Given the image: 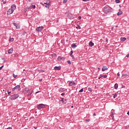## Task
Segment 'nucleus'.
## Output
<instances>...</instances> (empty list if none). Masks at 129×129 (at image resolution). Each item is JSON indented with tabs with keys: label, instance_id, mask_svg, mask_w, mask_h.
<instances>
[{
	"label": "nucleus",
	"instance_id": "1",
	"mask_svg": "<svg viewBox=\"0 0 129 129\" xmlns=\"http://www.w3.org/2000/svg\"><path fill=\"white\" fill-rule=\"evenodd\" d=\"M103 12L105 14H109V13L113 12V9L109 7V6H105L103 8Z\"/></svg>",
	"mask_w": 129,
	"mask_h": 129
},
{
	"label": "nucleus",
	"instance_id": "2",
	"mask_svg": "<svg viewBox=\"0 0 129 129\" xmlns=\"http://www.w3.org/2000/svg\"><path fill=\"white\" fill-rule=\"evenodd\" d=\"M20 95L19 94H14L12 95L9 97L10 99H11V100H15V99H17Z\"/></svg>",
	"mask_w": 129,
	"mask_h": 129
},
{
	"label": "nucleus",
	"instance_id": "3",
	"mask_svg": "<svg viewBox=\"0 0 129 129\" xmlns=\"http://www.w3.org/2000/svg\"><path fill=\"white\" fill-rule=\"evenodd\" d=\"M15 90H18V91H21V86L20 85H18L12 89V91H15Z\"/></svg>",
	"mask_w": 129,
	"mask_h": 129
},
{
	"label": "nucleus",
	"instance_id": "4",
	"mask_svg": "<svg viewBox=\"0 0 129 129\" xmlns=\"http://www.w3.org/2000/svg\"><path fill=\"white\" fill-rule=\"evenodd\" d=\"M45 104H40L37 106V109H42V108H45Z\"/></svg>",
	"mask_w": 129,
	"mask_h": 129
},
{
	"label": "nucleus",
	"instance_id": "5",
	"mask_svg": "<svg viewBox=\"0 0 129 129\" xmlns=\"http://www.w3.org/2000/svg\"><path fill=\"white\" fill-rule=\"evenodd\" d=\"M14 13V10L10 9L7 11V15H12Z\"/></svg>",
	"mask_w": 129,
	"mask_h": 129
},
{
	"label": "nucleus",
	"instance_id": "6",
	"mask_svg": "<svg viewBox=\"0 0 129 129\" xmlns=\"http://www.w3.org/2000/svg\"><path fill=\"white\" fill-rule=\"evenodd\" d=\"M51 2V1H50V0H47L46 1V3H44V4L43 3H41V5H42V6H44V5H51V4H50V3Z\"/></svg>",
	"mask_w": 129,
	"mask_h": 129
},
{
	"label": "nucleus",
	"instance_id": "7",
	"mask_svg": "<svg viewBox=\"0 0 129 129\" xmlns=\"http://www.w3.org/2000/svg\"><path fill=\"white\" fill-rule=\"evenodd\" d=\"M43 29H44V27L43 26H40V27L37 28L36 29V30L38 32H41L42 31V30H43Z\"/></svg>",
	"mask_w": 129,
	"mask_h": 129
},
{
	"label": "nucleus",
	"instance_id": "8",
	"mask_svg": "<svg viewBox=\"0 0 129 129\" xmlns=\"http://www.w3.org/2000/svg\"><path fill=\"white\" fill-rule=\"evenodd\" d=\"M13 25L15 26V27H16V29H20V28H21V26H20L19 24H17L16 23H13Z\"/></svg>",
	"mask_w": 129,
	"mask_h": 129
},
{
	"label": "nucleus",
	"instance_id": "9",
	"mask_svg": "<svg viewBox=\"0 0 129 129\" xmlns=\"http://www.w3.org/2000/svg\"><path fill=\"white\" fill-rule=\"evenodd\" d=\"M70 56L73 58V60H75V58H74V55H73V50L71 51L70 53Z\"/></svg>",
	"mask_w": 129,
	"mask_h": 129
},
{
	"label": "nucleus",
	"instance_id": "10",
	"mask_svg": "<svg viewBox=\"0 0 129 129\" xmlns=\"http://www.w3.org/2000/svg\"><path fill=\"white\" fill-rule=\"evenodd\" d=\"M28 9L29 10H32V9H36V5H31Z\"/></svg>",
	"mask_w": 129,
	"mask_h": 129
},
{
	"label": "nucleus",
	"instance_id": "11",
	"mask_svg": "<svg viewBox=\"0 0 129 129\" xmlns=\"http://www.w3.org/2000/svg\"><path fill=\"white\" fill-rule=\"evenodd\" d=\"M33 90H31V91L28 92V94H27V96H31L32 94H33Z\"/></svg>",
	"mask_w": 129,
	"mask_h": 129
},
{
	"label": "nucleus",
	"instance_id": "12",
	"mask_svg": "<svg viewBox=\"0 0 129 129\" xmlns=\"http://www.w3.org/2000/svg\"><path fill=\"white\" fill-rule=\"evenodd\" d=\"M54 70H57L58 71L61 70V67H55L54 68Z\"/></svg>",
	"mask_w": 129,
	"mask_h": 129
},
{
	"label": "nucleus",
	"instance_id": "13",
	"mask_svg": "<svg viewBox=\"0 0 129 129\" xmlns=\"http://www.w3.org/2000/svg\"><path fill=\"white\" fill-rule=\"evenodd\" d=\"M14 52V49L13 48H10L8 50L9 54H12Z\"/></svg>",
	"mask_w": 129,
	"mask_h": 129
},
{
	"label": "nucleus",
	"instance_id": "14",
	"mask_svg": "<svg viewBox=\"0 0 129 129\" xmlns=\"http://www.w3.org/2000/svg\"><path fill=\"white\" fill-rule=\"evenodd\" d=\"M89 45L90 47H93V46H94V43L92 42V41H90L89 43Z\"/></svg>",
	"mask_w": 129,
	"mask_h": 129
},
{
	"label": "nucleus",
	"instance_id": "15",
	"mask_svg": "<svg viewBox=\"0 0 129 129\" xmlns=\"http://www.w3.org/2000/svg\"><path fill=\"white\" fill-rule=\"evenodd\" d=\"M31 90H30V89H29L28 88H24V90L27 92V93H28V92H30V91H31Z\"/></svg>",
	"mask_w": 129,
	"mask_h": 129
},
{
	"label": "nucleus",
	"instance_id": "16",
	"mask_svg": "<svg viewBox=\"0 0 129 129\" xmlns=\"http://www.w3.org/2000/svg\"><path fill=\"white\" fill-rule=\"evenodd\" d=\"M122 15V12L121 11V10L120 9L119 10V12H118L117 13V16H120Z\"/></svg>",
	"mask_w": 129,
	"mask_h": 129
},
{
	"label": "nucleus",
	"instance_id": "17",
	"mask_svg": "<svg viewBox=\"0 0 129 129\" xmlns=\"http://www.w3.org/2000/svg\"><path fill=\"white\" fill-rule=\"evenodd\" d=\"M107 67L106 66H104L102 69V71H105V70H107Z\"/></svg>",
	"mask_w": 129,
	"mask_h": 129
},
{
	"label": "nucleus",
	"instance_id": "18",
	"mask_svg": "<svg viewBox=\"0 0 129 129\" xmlns=\"http://www.w3.org/2000/svg\"><path fill=\"white\" fill-rule=\"evenodd\" d=\"M58 91H59V92H64L65 90H64V88H60L58 90Z\"/></svg>",
	"mask_w": 129,
	"mask_h": 129
},
{
	"label": "nucleus",
	"instance_id": "19",
	"mask_svg": "<svg viewBox=\"0 0 129 129\" xmlns=\"http://www.w3.org/2000/svg\"><path fill=\"white\" fill-rule=\"evenodd\" d=\"M16 7L15 5H12L11 6V9L13 10V11H14V10H16Z\"/></svg>",
	"mask_w": 129,
	"mask_h": 129
},
{
	"label": "nucleus",
	"instance_id": "20",
	"mask_svg": "<svg viewBox=\"0 0 129 129\" xmlns=\"http://www.w3.org/2000/svg\"><path fill=\"white\" fill-rule=\"evenodd\" d=\"M120 40L122 41V42H124L125 40H126V38L125 37H121Z\"/></svg>",
	"mask_w": 129,
	"mask_h": 129
},
{
	"label": "nucleus",
	"instance_id": "21",
	"mask_svg": "<svg viewBox=\"0 0 129 129\" xmlns=\"http://www.w3.org/2000/svg\"><path fill=\"white\" fill-rule=\"evenodd\" d=\"M114 88L115 89H117V88H118V84H117V83L115 84Z\"/></svg>",
	"mask_w": 129,
	"mask_h": 129
},
{
	"label": "nucleus",
	"instance_id": "22",
	"mask_svg": "<svg viewBox=\"0 0 129 129\" xmlns=\"http://www.w3.org/2000/svg\"><path fill=\"white\" fill-rule=\"evenodd\" d=\"M72 48H73L74 49V48H76V47H77V45L76 44H75V43H73L72 45Z\"/></svg>",
	"mask_w": 129,
	"mask_h": 129
},
{
	"label": "nucleus",
	"instance_id": "23",
	"mask_svg": "<svg viewBox=\"0 0 129 129\" xmlns=\"http://www.w3.org/2000/svg\"><path fill=\"white\" fill-rule=\"evenodd\" d=\"M69 84L70 86H73V85L75 84V83H74V82H70Z\"/></svg>",
	"mask_w": 129,
	"mask_h": 129
},
{
	"label": "nucleus",
	"instance_id": "24",
	"mask_svg": "<svg viewBox=\"0 0 129 129\" xmlns=\"http://www.w3.org/2000/svg\"><path fill=\"white\" fill-rule=\"evenodd\" d=\"M60 101H61L63 103V104H66V102H65V101H64V98H62Z\"/></svg>",
	"mask_w": 129,
	"mask_h": 129
},
{
	"label": "nucleus",
	"instance_id": "25",
	"mask_svg": "<svg viewBox=\"0 0 129 129\" xmlns=\"http://www.w3.org/2000/svg\"><path fill=\"white\" fill-rule=\"evenodd\" d=\"M38 72H39V73H43V72H45V71H43V70H38Z\"/></svg>",
	"mask_w": 129,
	"mask_h": 129
},
{
	"label": "nucleus",
	"instance_id": "26",
	"mask_svg": "<svg viewBox=\"0 0 129 129\" xmlns=\"http://www.w3.org/2000/svg\"><path fill=\"white\" fill-rule=\"evenodd\" d=\"M49 6L50 5H49V4H46V5H45V8H46V9H50Z\"/></svg>",
	"mask_w": 129,
	"mask_h": 129
},
{
	"label": "nucleus",
	"instance_id": "27",
	"mask_svg": "<svg viewBox=\"0 0 129 129\" xmlns=\"http://www.w3.org/2000/svg\"><path fill=\"white\" fill-rule=\"evenodd\" d=\"M9 41V42H14V38H10Z\"/></svg>",
	"mask_w": 129,
	"mask_h": 129
},
{
	"label": "nucleus",
	"instance_id": "28",
	"mask_svg": "<svg viewBox=\"0 0 129 129\" xmlns=\"http://www.w3.org/2000/svg\"><path fill=\"white\" fill-rule=\"evenodd\" d=\"M88 91H89L90 92H92V88H88Z\"/></svg>",
	"mask_w": 129,
	"mask_h": 129
},
{
	"label": "nucleus",
	"instance_id": "29",
	"mask_svg": "<svg viewBox=\"0 0 129 129\" xmlns=\"http://www.w3.org/2000/svg\"><path fill=\"white\" fill-rule=\"evenodd\" d=\"M116 96H117V94L116 93H115V94H113V98H115V97H116Z\"/></svg>",
	"mask_w": 129,
	"mask_h": 129
},
{
	"label": "nucleus",
	"instance_id": "30",
	"mask_svg": "<svg viewBox=\"0 0 129 129\" xmlns=\"http://www.w3.org/2000/svg\"><path fill=\"white\" fill-rule=\"evenodd\" d=\"M57 60L58 61H60V60H62V57H61V56H58L57 58Z\"/></svg>",
	"mask_w": 129,
	"mask_h": 129
},
{
	"label": "nucleus",
	"instance_id": "31",
	"mask_svg": "<svg viewBox=\"0 0 129 129\" xmlns=\"http://www.w3.org/2000/svg\"><path fill=\"white\" fill-rule=\"evenodd\" d=\"M115 3L116 4H119V3H120V1L119 0H115Z\"/></svg>",
	"mask_w": 129,
	"mask_h": 129
},
{
	"label": "nucleus",
	"instance_id": "32",
	"mask_svg": "<svg viewBox=\"0 0 129 129\" xmlns=\"http://www.w3.org/2000/svg\"><path fill=\"white\" fill-rule=\"evenodd\" d=\"M13 76L14 78H17V77H18V75H16L15 74H13Z\"/></svg>",
	"mask_w": 129,
	"mask_h": 129
},
{
	"label": "nucleus",
	"instance_id": "33",
	"mask_svg": "<svg viewBox=\"0 0 129 129\" xmlns=\"http://www.w3.org/2000/svg\"><path fill=\"white\" fill-rule=\"evenodd\" d=\"M113 115H114V114H113V112H111V117H114V116H113Z\"/></svg>",
	"mask_w": 129,
	"mask_h": 129
},
{
	"label": "nucleus",
	"instance_id": "34",
	"mask_svg": "<svg viewBox=\"0 0 129 129\" xmlns=\"http://www.w3.org/2000/svg\"><path fill=\"white\" fill-rule=\"evenodd\" d=\"M102 77H103L104 78H106V77H107V75H102Z\"/></svg>",
	"mask_w": 129,
	"mask_h": 129
},
{
	"label": "nucleus",
	"instance_id": "35",
	"mask_svg": "<svg viewBox=\"0 0 129 129\" xmlns=\"http://www.w3.org/2000/svg\"><path fill=\"white\" fill-rule=\"evenodd\" d=\"M23 93H24V94H27V92L24 90V91H23Z\"/></svg>",
	"mask_w": 129,
	"mask_h": 129
},
{
	"label": "nucleus",
	"instance_id": "36",
	"mask_svg": "<svg viewBox=\"0 0 129 129\" xmlns=\"http://www.w3.org/2000/svg\"><path fill=\"white\" fill-rule=\"evenodd\" d=\"M68 0H63V4H66V3H67V1H68Z\"/></svg>",
	"mask_w": 129,
	"mask_h": 129
},
{
	"label": "nucleus",
	"instance_id": "37",
	"mask_svg": "<svg viewBox=\"0 0 129 129\" xmlns=\"http://www.w3.org/2000/svg\"><path fill=\"white\" fill-rule=\"evenodd\" d=\"M102 75H100V77H98V79H100V78H102Z\"/></svg>",
	"mask_w": 129,
	"mask_h": 129
},
{
	"label": "nucleus",
	"instance_id": "38",
	"mask_svg": "<svg viewBox=\"0 0 129 129\" xmlns=\"http://www.w3.org/2000/svg\"><path fill=\"white\" fill-rule=\"evenodd\" d=\"M3 3H4V5L6 4H7V1H4V0H3Z\"/></svg>",
	"mask_w": 129,
	"mask_h": 129
},
{
	"label": "nucleus",
	"instance_id": "39",
	"mask_svg": "<svg viewBox=\"0 0 129 129\" xmlns=\"http://www.w3.org/2000/svg\"><path fill=\"white\" fill-rule=\"evenodd\" d=\"M79 92H83V88L81 89L80 91Z\"/></svg>",
	"mask_w": 129,
	"mask_h": 129
},
{
	"label": "nucleus",
	"instance_id": "40",
	"mask_svg": "<svg viewBox=\"0 0 129 129\" xmlns=\"http://www.w3.org/2000/svg\"><path fill=\"white\" fill-rule=\"evenodd\" d=\"M67 62L68 64H71V61L70 60H68Z\"/></svg>",
	"mask_w": 129,
	"mask_h": 129
},
{
	"label": "nucleus",
	"instance_id": "41",
	"mask_svg": "<svg viewBox=\"0 0 129 129\" xmlns=\"http://www.w3.org/2000/svg\"><path fill=\"white\" fill-rule=\"evenodd\" d=\"M61 95L62 96H64V95H65V93H61Z\"/></svg>",
	"mask_w": 129,
	"mask_h": 129
},
{
	"label": "nucleus",
	"instance_id": "42",
	"mask_svg": "<svg viewBox=\"0 0 129 129\" xmlns=\"http://www.w3.org/2000/svg\"><path fill=\"white\" fill-rule=\"evenodd\" d=\"M86 120V121H90V119H86L85 120Z\"/></svg>",
	"mask_w": 129,
	"mask_h": 129
},
{
	"label": "nucleus",
	"instance_id": "43",
	"mask_svg": "<svg viewBox=\"0 0 129 129\" xmlns=\"http://www.w3.org/2000/svg\"><path fill=\"white\" fill-rule=\"evenodd\" d=\"M4 67V66H2L0 67V70H2L3 69V68Z\"/></svg>",
	"mask_w": 129,
	"mask_h": 129
},
{
	"label": "nucleus",
	"instance_id": "44",
	"mask_svg": "<svg viewBox=\"0 0 129 129\" xmlns=\"http://www.w3.org/2000/svg\"><path fill=\"white\" fill-rule=\"evenodd\" d=\"M8 93L9 95H10V94H11V93H12V92L8 91Z\"/></svg>",
	"mask_w": 129,
	"mask_h": 129
},
{
	"label": "nucleus",
	"instance_id": "45",
	"mask_svg": "<svg viewBox=\"0 0 129 129\" xmlns=\"http://www.w3.org/2000/svg\"><path fill=\"white\" fill-rule=\"evenodd\" d=\"M81 16H79V17H78V19H79V20H81Z\"/></svg>",
	"mask_w": 129,
	"mask_h": 129
},
{
	"label": "nucleus",
	"instance_id": "46",
	"mask_svg": "<svg viewBox=\"0 0 129 129\" xmlns=\"http://www.w3.org/2000/svg\"><path fill=\"white\" fill-rule=\"evenodd\" d=\"M83 2H89V0H83Z\"/></svg>",
	"mask_w": 129,
	"mask_h": 129
},
{
	"label": "nucleus",
	"instance_id": "47",
	"mask_svg": "<svg viewBox=\"0 0 129 129\" xmlns=\"http://www.w3.org/2000/svg\"><path fill=\"white\" fill-rule=\"evenodd\" d=\"M117 76H120V75L119 74V73H118L117 74Z\"/></svg>",
	"mask_w": 129,
	"mask_h": 129
},
{
	"label": "nucleus",
	"instance_id": "48",
	"mask_svg": "<svg viewBox=\"0 0 129 129\" xmlns=\"http://www.w3.org/2000/svg\"><path fill=\"white\" fill-rule=\"evenodd\" d=\"M39 80L40 82H41V81H43V79H39Z\"/></svg>",
	"mask_w": 129,
	"mask_h": 129
},
{
	"label": "nucleus",
	"instance_id": "49",
	"mask_svg": "<svg viewBox=\"0 0 129 129\" xmlns=\"http://www.w3.org/2000/svg\"><path fill=\"white\" fill-rule=\"evenodd\" d=\"M7 129H12V128L11 127H9L7 128Z\"/></svg>",
	"mask_w": 129,
	"mask_h": 129
},
{
	"label": "nucleus",
	"instance_id": "50",
	"mask_svg": "<svg viewBox=\"0 0 129 129\" xmlns=\"http://www.w3.org/2000/svg\"><path fill=\"white\" fill-rule=\"evenodd\" d=\"M128 56H129V54H127L126 55V57H128Z\"/></svg>",
	"mask_w": 129,
	"mask_h": 129
},
{
	"label": "nucleus",
	"instance_id": "51",
	"mask_svg": "<svg viewBox=\"0 0 129 129\" xmlns=\"http://www.w3.org/2000/svg\"><path fill=\"white\" fill-rule=\"evenodd\" d=\"M95 115H96V114H95V113H94L93 116H95Z\"/></svg>",
	"mask_w": 129,
	"mask_h": 129
},
{
	"label": "nucleus",
	"instance_id": "52",
	"mask_svg": "<svg viewBox=\"0 0 129 129\" xmlns=\"http://www.w3.org/2000/svg\"><path fill=\"white\" fill-rule=\"evenodd\" d=\"M62 58V59H63V60H65V58L64 57H61Z\"/></svg>",
	"mask_w": 129,
	"mask_h": 129
},
{
	"label": "nucleus",
	"instance_id": "53",
	"mask_svg": "<svg viewBox=\"0 0 129 129\" xmlns=\"http://www.w3.org/2000/svg\"><path fill=\"white\" fill-rule=\"evenodd\" d=\"M39 92H40V91L36 92V94L39 93Z\"/></svg>",
	"mask_w": 129,
	"mask_h": 129
},
{
	"label": "nucleus",
	"instance_id": "54",
	"mask_svg": "<svg viewBox=\"0 0 129 129\" xmlns=\"http://www.w3.org/2000/svg\"><path fill=\"white\" fill-rule=\"evenodd\" d=\"M64 101H67V99H64Z\"/></svg>",
	"mask_w": 129,
	"mask_h": 129
},
{
	"label": "nucleus",
	"instance_id": "55",
	"mask_svg": "<svg viewBox=\"0 0 129 129\" xmlns=\"http://www.w3.org/2000/svg\"><path fill=\"white\" fill-rule=\"evenodd\" d=\"M34 128L37 129V127H34Z\"/></svg>",
	"mask_w": 129,
	"mask_h": 129
},
{
	"label": "nucleus",
	"instance_id": "56",
	"mask_svg": "<svg viewBox=\"0 0 129 129\" xmlns=\"http://www.w3.org/2000/svg\"><path fill=\"white\" fill-rule=\"evenodd\" d=\"M124 75H125V74H123L122 76H124Z\"/></svg>",
	"mask_w": 129,
	"mask_h": 129
},
{
	"label": "nucleus",
	"instance_id": "57",
	"mask_svg": "<svg viewBox=\"0 0 129 129\" xmlns=\"http://www.w3.org/2000/svg\"><path fill=\"white\" fill-rule=\"evenodd\" d=\"M72 107V108H73V106H72V107Z\"/></svg>",
	"mask_w": 129,
	"mask_h": 129
},
{
	"label": "nucleus",
	"instance_id": "58",
	"mask_svg": "<svg viewBox=\"0 0 129 129\" xmlns=\"http://www.w3.org/2000/svg\"><path fill=\"white\" fill-rule=\"evenodd\" d=\"M24 12L26 13V12H27V10H26V11H24Z\"/></svg>",
	"mask_w": 129,
	"mask_h": 129
},
{
	"label": "nucleus",
	"instance_id": "59",
	"mask_svg": "<svg viewBox=\"0 0 129 129\" xmlns=\"http://www.w3.org/2000/svg\"><path fill=\"white\" fill-rule=\"evenodd\" d=\"M24 129H28V128H25Z\"/></svg>",
	"mask_w": 129,
	"mask_h": 129
},
{
	"label": "nucleus",
	"instance_id": "60",
	"mask_svg": "<svg viewBox=\"0 0 129 129\" xmlns=\"http://www.w3.org/2000/svg\"><path fill=\"white\" fill-rule=\"evenodd\" d=\"M106 41H107V39H106Z\"/></svg>",
	"mask_w": 129,
	"mask_h": 129
},
{
	"label": "nucleus",
	"instance_id": "61",
	"mask_svg": "<svg viewBox=\"0 0 129 129\" xmlns=\"http://www.w3.org/2000/svg\"><path fill=\"white\" fill-rule=\"evenodd\" d=\"M116 28H117V27H118V26H116Z\"/></svg>",
	"mask_w": 129,
	"mask_h": 129
}]
</instances>
